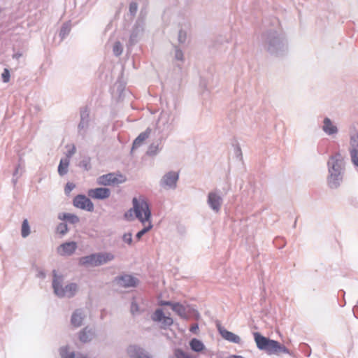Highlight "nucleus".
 Here are the masks:
<instances>
[{
    "mask_svg": "<svg viewBox=\"0 0 358 358\" xmlns=\"http://www.w3.org/2000/svg\"><path fill=\"white\" fill-rule=\"evenodd\" d=\"M208 201L214 210L219 211L222 203V199L219 195L214 192L209 193Z\"/></svg>",
    "mask_w": 358,
    "mask_h": 358,
    "instance_id": "obj_14",
    "label": "nucleus"
},
{
    "mask_svg": "<svg viewBox=\"0 0 358 358\" xmlns=\"http://www.w3.org/2000/svg\"><path fill=\"white\" fill-rule=\"evenodd\" d=\"M350 154L352 164L355 166H358V149L351 148L350 150Z\"/></svg>",
    "mask_w": 358,
    "mask_h": 358,
    "instance_id": "obj_26",
    "label": "nucleus"
},
{
    "mask_svg": "<svg viewBox=\"0 0 358 358\" xmlns=\"http://www.w3.org/2000/svg\"><path fill=\"white\" fill-rule=\"evenodd\" d=\"M113 52L115 55L118 56L122 52V46L120 42H116L113 45Z\"/></svg>",
    "mask_w": 358,
    "mask_h": 358,
    "instance_id": "obj_27",
    "label": "nucleus"
},
{
    "mask_svg": "<svg viewBox=\"0 0 358 358\" xmlns=\"http://www.w3.org/2000/svg\"><path fill=\"white\" fill-rule=\"evenodd\" d=\"M59 217L61 220H68L72 224H76L79 222V217L77 215L71 213H63L60 215Z\"/></svg>",
    "mask_w": 358,
    "mask_h": 358,
    "instance_id": "obj_22",
    "label": "nucleus"
},
{
    "mask_svg": "<svg viewBox=\"0 0 358 358\" xmlns=\"http://www.w3.org/2000/svg\"><path fill=\"white\" fill-rule=\"evenodd\" d=\"M131 311L133 314L138 311V305L136 303H132L131 306Z\"/></svg>",
    "mask_w": 358,
    "mask_h": 358,
    "instance_id": "obj_35",
    "label": "nucleus"
},
{
    "mask_svg": "<svg viewBox=\"0 0 358 358\" xmlns=\"http://www.w3.org/2000/svg\"><path fill=\"white\" fill-rule=\"evenodd\" d=\"M218 331L223 338L225 340L234 343H240L241 338L238 336L234 334V333L229 331L224 328L218 326Z\"/></svg>",
    "mask_w": 358,
    "mask_h": 358,
    "instance_id": "obj_13",
    "label": "nucleus"
},
{
    "mask_svg": "<svg viewBox=\"0 0 358 358\" xmlns=\"http://www.w3.org/2000/svg\"><path fill=\"white\" fill-rule=\"evenodd\" d=\"M62 358H74L75 355L73 352H69L66 349H63L61 351Z\"/></svg>",
    "mask_w": 358,
    "mask_h": 358,
    "instance_id": "obj_31",
    "label": "nucleus"
},
{
    "mask_svg": "<svg viewBox=\"0 0 358 358\" xmlns=\"http://www.w3.org/2000/svg\"><path fill=\"white\" fill-rule=\"evenodd\" d=\"M176 55L178 59H182V53L180 50H177Z\"/></svg>",
    "mask_w": 358,
    "mask_h": 358,
    "instance_id": "obj_37",
    "label": "nucleus"
},
{
    "mask_svg": "<svg viewBox=\"0 0 358 358\" xmlns=\"http://www.w3.org/2000/svg\"><path fill=\"white\" fill-rule=\"evenodd\" d=\"M254 338L257 348L266 351L269 355L290 354L289 350L285 346L276 341L266 338L258 332L254 333Z\"/></svg>",
    "mask_w": 358,
    "mask_h": 358,
    "instance_id": "obj_3",
    "label": "nucleus"
},
{
    "mask_svg": "<svg viewBox=\"0 0 358 358\" xmlns=\"http://www.w3.org/2000/svg\"><path fill=\"white\" fill-rule=\"evenodd\" d=\"M10 72H9L8 69H4V70L1 74V78H2L3 81L4 83H8L10 80Z\"/></svg>",
    "mask_w": 358,
    "mask_h": 358,
    "instance_id": "obj_30",
    "label": "nucleus"
},
{
    "mask_svg": "<svg viewBox=\"0 0 358 358\" xmlns=\"http://www.w3.org/2000/svg\"><path fill=\"white\" fill-rule=\"evenodd\" d=\"M69 164V160L68 159H61L58 172L61 176H63L67 173V169Z\"/></svg>",
    "mask_w": 358,
    "mask_h": 358,
    "instance_id": "obj_23",
    "label": "nucleus"
},
{
    "mask_svg": "<svg viewBox=\"0 0 358 358\" xmlns=\"http://www.w3.org/2000/svg\"><path fill=\"white\" fill-rule=\"evenodd\" d=\"M80 358H87L85 356H81Z\"/></svg>",
    "mask_w": 358,
    "mask_h": 358,
    "instance_id": "obj_40",
    "label": "nucleus"
},
{
    "mask_svg": "<svg viewBox=\"0 0 358 358\" xmlns=\"http://www.w3.org/2000/svg\"><path fill=\"white\" fill-rule=\"evenodd\" d=\"M57 231L58 233H59L62 235L66 234L68 231V227H67L66 224H64V223L59 224L57 226Z\"/></svg>",
    "mask_w": 358,
    "mask_h": 358,
    "instance_id": "obj_29",
    "label": "nucleus"
},
{
    "mask_svg": "<svg viewBox=\"0 0 358 358\" xmlns=\"http://www.w3.org/2000/svg\"><path fill=\"white\" fill-rule=\"evenodd\" d=\"M73 203L74 206L76 208L90 212L94 210V205L92 202L85 195H77L74 198Z\"/></svg>",
    "mask_w": 358,
    "mask_h": 358,
    "instance_id": "obj_7",
    "label": "nucleus"
},
{
    "mask_svg": "<svg viewBox=\"0 0 358 358\" xmlns=\"http://www.w3.org/2000/svg\"><path fill=\"white\" fill-rule=\"evenodd\" d=\"M123 241L125 243H128V244H131V241H132V235H131V234H125L123 236Z\"/></svg>",
    "mask_w": 358,
    "mask_h": 358,
    "instance_id": "obj_33",
    "label": "nucleus"
},
{
    "mask_svg": "<svg viewBox=\"0 0 358 358\" xmlns=\"http://www.w3.org/2000/svg\"><path fill=\"white\" fill-rule=\"evenodd\" d=\"M137 3H131L129 5V11L131 14H135L137 11Z\"/></svg>",
    "mask_w": 358,
    "mask_h": 358,
    "instance_id": "obj_34",
    "label": "nucleus"
},
{
    "mask_svg": "<svg viewBox=\"0 0 358 358\" xmlns=\"http://www.w3.org/2000/svg\"><path fill=\"white\" fill-rule=\"evenodd\" d=\"M128 353L131 358H150L142 349L136 346H130Z\"/></svg>",
    "mask_w": 358,
    "mask_h": 358,
    "instance_id": "obj_16",
    "label": "nucleus"
},
{
    "mask_svg": "<svg viewBox=\"0 0 358 358\" xmlns=\"http://www.w3.org/2000/svg\"><path fill=\"white\" fill-rule=\"evenodd\" d=\"M198 329H199V327L196 324L192 325L189 329L190 331H192L193 333H196Z\"/></svg>",
    "mask_w": 358,
    "mask_h": 358,
    "instance_id": "obj_36",
    "label": "nucleus"
},
{
    "mask_svg": "<svg viewBox=\"0 0 358 358\" xmlns=\"http://www.w3.org/2000/svg\"><path fill=\"white\" fill-rule=\"evenodd\" d=\"M113 259V256L109 253L92 255L80 258V264L82 265L98 266L105 264Z\"/></svg>",
    "mask_w": 358,
    "mask_h": 358,
    "instance_id": "obj_5",
    "label": "nucleus"
},
{
    "mask_svg": "<svg viewBox=\"0 0 358 358\" xmlns=\"http://www.w3.org/2000/svg\"><path fill=\"white\" fill-rule=\"evenodd\" d=\"M151 133L150 128L147 129L144 132L141 133L133 143L132 150L140 147L142 143L149 137Z\"/></svg>",
    "mask_w": 358,
    "mask_h": 358,
    "instance_id": "obj_18",
    "label": "nucleus"
},
{
    "mask_svg": "<svg viewBox=\"0 0 358 358\" xmlns=\"http://www.w3.org/2000/svg\"><path fill=\"white\" fill-rule=\"evenodd\" d=\"M21 233L24 238L27 237L30 233V227L26 219L22 222Z\"/></svg>",
    "mask_w": 358,
    "mask_h": 358,
    "instance_id": "obj_25",
    "label": "nucleus"
},
{
    "mask_svg": "<svg viewBox=\"0 0 358 358\" xmlns=\"http://www.w3.org/2000/svg\"><path fill=\"white\" fill-rule=\"evenodd\" d=\"M350 145L352 148L358 149V134H355L350 138Z\"/></svg>",
    "mask_w": 358,
    "mask_h": 358,
    "instance_id": "obj_28",
    "label": "nucleus"
},
{
    "mask_svg": "<svg viewBox=\"0 0 358 358\" xmlns=\"http://www.w3.org/2000/svg\"><path fill=\"white\" fill-rule=\"evenodd\" d=\"M75 152H76V148L73 145L71 148V150L69 151V153L68 155V157H70L71 155H72Z\"/></svg>",
    "mask_w": 358,
    "mask_h": 358,
    "instance_id": "obj_38",
    "label": "nucleus"
},
{
    "mask_svg": "<svg viewBox=\"0 0 358 358\" xmlns=\"http://www.w3.org/2000/svg\"><path fill=\"white\" fill-rule=\"evenodd\" d=\"M83 314L79 311L76 310L75 311L71 317V324L75 327H78L81 326L83 321Z\"/></svg>",
    "mask_w": 358,
    "mask_h": 358,
    "instance_id": "obj_20",
    "label": "nucleus"
},
{
    "mask_svg": "<svg viewBox=\"0 0 358 358\" xmlns=\"http://www.w3.org/2000/svg\"><path fill=\"white\" fill-rule=\"evenodd\" d=\"M126 180L124 176L117 173H108L100 176L97 182L101 185H114L122 183Z\"/></svg>",
    "mask_w": 358,
    "mask_h": 358,
    "instance_id": "obj_6",
    "label": "nucleus"
},
{
    "mask_svg": "<svg viewBox=\"0 0 358 358\" xmlns=\"http://www.w3.org/2000/svg\"><path fill=\"white\" fill-rule=\"evenodd\" d=\"M229 358H244V357H243L242 356H239V355H231L229 357Z\"/></svg>",
    "mask_w": 358,
    "mask_h": 358,
    "instance_id": "obj_39",
    "label": "nucleus"
},
{
    "mask_svg": "<svg viewBox=\"0 0 358 358\" xmlns=\"http://www.w3.org/2000/svg\"><path fill=\"white\" fill-rule=\"evenodd\" d=\"M117 284L122 287H136L138 280L131 275H124L117 279Z\"/></svg>",
    "mask_w": 358,
    "mask_h": 358,
    "instance_id": "obj_12",
    "label": "nucleus"
},
{
    "mask_svg": "<svg viewBox=\"0 0 358 358\" xmlns=\"http://www.w3.org/2000/svg\"><path fill=\"white\" fill-rule=\"evenodd\" d=\"M160 306H169L172 310L176 312L180 317L186 318L187 313L185 307L179 303H172L170 301H162L159 302Z\"/></svg>",
    "mask_w": 358,
    "mask_h": 358,
    "instance_id": "obj_10",
    "label": "nucleus"
},
{
    "mask_svg": "<svg viewBox=\"0 0 358 358\" xmlns=\"http://www.w3.org/2000/svg\"><path fill=\"white\" fill-rule=\"evenodd\" d=\"M143 225V229L138 231L136 234V238L140 240L141 238L148 231L152 228V222H141Z\"/></svg>",
    "mask_w": 358,
    "mask_h": 358,
    "instance_id": "obj_24",
    "label": "nucleus"
},
{
    "mask_svg": "<svg viewBox=\"0 0 358 358\" xmlns=\"http://www.w3.org/2000/svg\"><path fill=\"white\" fill-rule=\"evenodd\" d=\"M322 129L326 134H327L329 135L334 134L337 133V131H338L337 127L333 124L331 120L328 117H326L324 120Z\"/></svg>",
    "mask_w": 358,
    "mask_h": 358,
    "instance_id": "obj_17",
    "label": "nucleus"
},
{
    "mask_svg": "<svg viewBox=\"0 0 358 358\" xmlns=\"http://www.w3.org/2000/svg\"><path fill=\"white\" fill-rule=\"evenodd\" d=\"M75 188V185L72 182H68L65 187L64 191L66 194H70V192Z\"/></svg>",
    "mask_w": 358,
    "mask_h": 358,
    "instance_id": "obj_32",
    "label": "nucleus"
},
{
    "mask_svg": "<svg viewBox=\"0 0 358 358\" xmlns=\"http://www.w3.org/2000/svg\"><path fill=\"white\" fill-rule=\"evenodd\" d=\"M76 249V243L75 242L65 243L58 248V253L61 255H70Z\"/></svg>",
    "mask_w": 358,
    "mask_h": 358,
    "instance_id": "obj_15",
    "label": "nucleus"
},
{
    "mask_svg": "<svg viewBox=\"0 0 358 358\" xmlns=\"http://www.w3.org/2000/svg\"><path fill=\"white\" fill-rule=\"evenodd\" d=\"M87 194L93 199H103L110 196V190L108 188L99 187L90 189Z\"/></svg>",
    "mask_w": 358,
    "mask_h": 358,
    "instance_id": "obj_11",
    "label": "nucleus"
},
{
    "mask_svg": "<svg viewBox=\"0 0 358 358\" xmlns=\"http://www.w3.org/2000/svg\"><path fill=\"white\" fill-rule=\"evenodd\" d=\"M191 349L196 352H202L205 349L203 343L197 338H192L189 342Z\"/></svg>",
    "mask_w": 358,
    "mask_h": 358,
    "instance_id": "obj_19",
    "label": "nucleus"
},
{
    "mask_svg": "<svg viewBox=\"0 0 358 358\" xmlns=\"http://www.w3.org/2000/svg\"><path fill=\"white\" fill-rule=\"evenodd\" d=\"M62 281V276H58L55 271H54V278L52 286L55 293L59 296H68L71 297L74 295L77 291V285L74 283L66 285L64 288L62 287L61 283Z\"/></svg>",
    "mask_w": 358,
    "mask_h": 358,
    "instance_id": "obj_4",
    "label": "nucleus"
},
{
    "mask_svg": "<svg viewBox=\"0 0 358 358\" xmlns=\"http://www.w3.org/2000/svg\"><path fill=\"white\" fill-rule=\"evenodd\" d=\"M178 179V174L176 172H169L162 179L161 185L164 188H174Z\"/></svg>",
    "mask_w": 358,
    "mask_h": 358,
    "instance_id": "obj_8",
    "label": "nucleus"
},
{
    "mask_svg": "<svg viewBox=\"0 0 358 358\" xmlns=\"http://www.w3.org/2000/svg\"><path fill=\"white\" fill-rule=\"evenodd\" d=\"M152 319L156 322H161L164 327L171 326L173 320L169 316H166L162 309H157L152 316Z\"/></svg>",
    "mask_w": 358,
    "mask_h": 358,
    "instance_id": "obj_9",
    "label": "nucleus"
},
{
    "mask_svg": "<svg viewBox=\"0 0 358 358\" xmlns=\"http://www.w3.org/2000/svg\"><path fill=\"white\" fill-rule=\"evenodd\" d=\"M134 213L141 222H151V211L144 197L133 199V208L125 213L124 217L128 220H134Z\"/></svg>",
    "mask_w": 358,
    "mask_h": 358,
    "instance_id": "obj_1",
    "label": "nucleus"
},
{
    "mask_svg": "<svg viewBox=\"0 0 358 358\" xmlns=\"http://www.w3.org/2000/svg\"><path fill=\"white\" fill-rule=\"evenodd\" d=\"M344 159L339 152L330 157L327 163L329 173L328 182L331 187H336L339 185V181L342 180L341 172L344 169Z\"/></svg>",
    "mask_w": 358,
    "mask_h": 358,
    "instance_id": "obj_2",
    "label": "nucleus"
},
{
    "mask_svg": "<svg viewBox=\"0 0 358 358\" xmlns=\"http://www.w3.org/2000/svg\"><path fill=\"white\" fill-rule=\"evenodd\" d=\"M94 336V333L87 329V328H85L80 333L79 336L80 341L83 343H87L92 339Z\"/></svg>",
    "mask_w": 358,
    "mask_h": 358,
    "instance_id": "obj_21",
    "label": "nucleus"
}]
</instances>
